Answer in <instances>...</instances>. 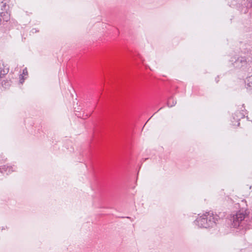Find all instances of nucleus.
<instances>
[{
  "instance_id": "1",
  "label": "nucleus",
  "mask_w": 252,
  "mask_h": 252,
  "mask_svg": "<svg viewBox=\"0 0 252 252\" xmlns=\"http://www.w3.org/2000/svg\"><path fill=\"white\" fill-rule=\"evenodd\" d=\"M213 216L209 213H206L202 216L197 219L198 225L200 227L207 228L212 223Z\"/></svg>"
},
{
  "instance_id": "2",
  "label": "nucleus",
  "mask_w": 252,
  "mask_h": 252,
  "mask_svg": "<svg viewBox=\"0 0 252 252\" xmlns=\"http://www.w3.org/2000/svg\"><path fill=\"white\" fill-rule=\"evenodd\" d=\"M249 212L248 210L240 211L238 212L235 215L232 217L233 222L232 225L234 227H237L239 225L240 223L245 219L249 215Z\"/></svg>"
},
{
  "instance_id": "3",
  "label": "nucleus",
  "mask_w": 252,
  "mask_h": 252,
  "mask_svg": "<svg viewBox=\"0 0 252 252\" xmlns=\"http://www.w3.org/2000/svg\"><path fill=\"white\" fill-rule=\"evenodd\" d=\"M8 71V69L4 66L3 63H0V78H1L3 75L6 74Z\"/></svg>"
},
{
  "instance_id": "4",
  "label": "nucleus",
  "mask_w": 252,
  "mask_h": 252,
  "mask_svg": "<svg viewBox=\"0 0 252 252\" xmlns=\"http://www.w3.org/2000/svg\"><path fill=\"white\" fill-rule=\"evenodd\" d=\"M246 82L248 86L252 88V76L248 77L247 78Z\"/></svg>"
},
{
  "instance_id": "5",
  "label": "nucleus",
  "mask_w": 252,
  "mask_h": 252,
  "mask_svg": "<svg viewBox=\"0 0 252 252\" xmlns=\"http://www.w3.org/2000/svg\"><path fill=\"white\" fill-rule=\"evenodd\" d=\"M24 76L25 75H23L22 74L20 75V82L21 84H22L25 80Z\"/></svg>"
},
{
  "instance_id": "6",
  "label": "nucleus",
  "mask_w": 252,
  "mask_h": 252,
  "mask_svg": "<svg viewBox=\"0 0 252 252\" xmlns=\"http://www.w3.org/2000/svg\"><path fill=\"white\" fill-rule=\"evenodd\" d=\"M22 75H25V76H27L28 75V72L27 68H25L23 70Z\"/></svg>"
}]
</instances>
